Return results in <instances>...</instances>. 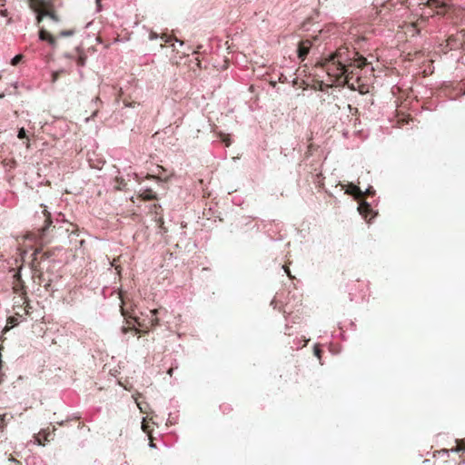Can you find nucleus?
<instances>
[{"mask_svg": "<svg viewBox=\"0 0 465 465\" xmlns=\"http://www.w3.org/2000/svg\"><path fill=\"white\" fill-rule=\"evenodd\" d=\"M45 215V223L41 227L35 228L33 231L27 232L26 238L35 243L45 245L49 243L54 237L61 235L64 232H68L69 229L62 225L57 226L62 223H65V217L63 213H56L54 219L50 213L46 210L43 211Z\"/></svg>", "mask_w": 465, "mask_h": 465, "instance_id": "nucleus-1", "label": "nucleus"}, {"mask_svg": "<svg viewBox=\"0 0 465 465\" xmlns=\"http://www.w3.org/2000/svg\"><path fill=\"white\" fill-rule=\"evenodd\" d=\"M301 299L295 292L292 293L291 291H282L275 294L271 302V305L273 308L279 306V310L285 315V334L292 335L291 329H292L293 323H297V320L300 319L299 315L295 313L294 309L300 304Z\"/></svg>", "mask_w": 465, "mask_h": 465, "instance_id": "nucleus-2", "label": "nucleus"}, {"mask_svg": "<svg viewBox=\"0 0 465 465\" xmlns=\"http://www.w3.org/2000/svg\"><path fill=\"white\" fill-rule=\"evenodd\" d=\"M272 222H267L257 217L242 216L239 218L234 223H232L231 232H247L249 230H255L259 232L261 229H265L272 225Z\"/></svg>", "mask_w": 465, "mask_h": 465, "instance_id": "nucleus-3", "label": "nucleus"}, {"mask_svg": "<svg viewBox=\"0 0 465 465\" xmlns=\"http://www.w3.org/2000/svg\"><path fill=\"white\" fill-rule=\"evenodd\" d=\"M346 290L351 302H359L367 296V283L360 279L349 281Z\"/></svg>", "mask_w": 465, "mask_h": 465, "instance_id": "nucleus-4", "label": "nucleus"}, {"mask_svg": "<svg viewBox=\"0 0 465 465\" xmlns=\"http://www.w3.org/2000/svg\"><path fill=\"white\" fill-rule=\"evenodd\" d=\"M62 5L61 0H39L37 10L38 22L44 18H50L54 23L58 22V17L53 9Z\"/></svg>", "mask_w": 465, "mask_h": 465, "instance_id": "nucleus-5", "label": "nucleus"}, {"mask_svg": "<svg viewBox=\"0 0 465 465\" xmlns=\"http://www.w3.org/2000/svg\"><path fill=\"white\" fill-rule=\"evenodd\" d=\"M358 202H359L358 211H359L360 214L365 221H367L368 223H371V220L374 219L378 214V212L373 210V208H372V204H377V200L373 199V200H371V202H368L366 199L365 200L359 199Z\"/></svg>", "mask_w": 465, "mask_h": 465, "instance_id": "nucleus-6", "label": "nucleus"}, {"mask_svg": "<svg viewBox=\"0 0 465 465\" xmlns=\"http://www.w3.org/2000/svg\"><path fill=\"white\" fill-rule=\"evenodd\" d=\"M122 314L124 317L126 323L128 324L127 326H123L121 328V331L124 334H126L129 331H134L135 333H139L138 326L139 327H146L147 326V323H141L139 322V319L136 317L132 318L131 320H128L126 317L125 312L123 309H122Z\"/></svg>", "mask_w": 465, "mask_h": 465, "instance_id": "nucleus-7", "label": "nucleus"}, {"mask_svg": "<svg viewBox=\"0 0 465 465\" xmlns=\"http://www.w3.org/2000/svg\"><path fill=\"white\" fill-rule=\"evenodd\" d=\"M349 186L351 188L350 193L355 194L357 196V200H362L361 198L363 196L373 200L376 194L374 188L371 185H369L364 192H362L361 188L354 183H350Z\"/></svg>", "mask_w": 465, "mask_h": 465, "instance_id": "nucleus-8", "label": "nucleus"}, {"mask_svg": "<svg viewBox=\"0 0 465 465\" xmlns=\"http://www.w3.org/2000/svg\"><path fill=\"white\" fill-rule=\"evenodd\" d=\"M441 93L447 96L450 100H455L460 95H463L464 93L461 92V89L459 88V84L454 85L451 83L444 84L441 88Z\"/></svg>", "mask_w": 465, "mask_h": 465, "instance_id": "nucleus-9", "label": "nucleus"}, {"mask_svg": "<svg viewBox=\"0 0 465 465\" xmlns=\"http://www.w3.org/2000/svg\"><path fill=\"white\" fill-rule=\"evenodd\" d=\"M330 60L337 64L341 69L343 67L344 63L349 60L346 54L345 48H340L339 50L330 54Z\"/></svg>", "mask_w": 465, "mask_h": 465, "instance_id": "nucleus-10", "label": "nucleus"}, {"mask_svg": "<svg viewBox=\"0 0 465 465\" xmlns=\"http://www.w3.org/2000/svg\"><path fill=\"white\" fill-rule=\"evenodd\" d=\"M32 257H33V260L31 262V269L33 271H39L40 263L43 261L49 259L50 253L49 252H42L41 249H37L32 253Z\"/></svg>", "mask_w": 465, "mask_h": 465, "instance_id": "nucleus-11", "label": "nucleus"}, {"mask_svg": "<svg viewBox=\"0 0 465 465\" xmlns=\"http://www.w3.org/2000/svg\"><path fill=\"white\" fill-rule=\"evenodd\" d=\"M428 3L439 14L448 13L453 5L449 0H428Z\"/></svg>", "mask_w": 465, "mask_h": 465, "instance_id": "nucleus-12", "label": "nucleus"}, {"mask_svg": "<svg viewBox=\"0 0 465 465\" xmlns=\"http://www.w3.org/2000/svg\"><path fill=\"white\" fill-rule=\"evenodd\" d=\"M312 44L309 40L300 41L297 47L298 58L304 61L310 53Z\"/></svg>", "mask_w": 465, "mask_h": 465, "instance_id": "nucleus-13", "label": "nucleus"}, {"mask_svg": "<svg viewBox=\"0 0 465 465\" xmlns=\"http://www.w3.org/2000/svg\"><path fill=\"white\" fill-rule=\"evenodd\" d=\"M158 38H161L165 43H171L172 41H174V42L178 43L181 46L184 45L183 41L176 38L175 36L169 35L166 33H162L161 35H158L157 33H155L153 31L150 32V34H149V39L150 40H156Z\"/></svg>", "mask_w": 465, "mask_h": 465, "instance_id": "nucleus-14", "label": "nucleus"}, {"mask_svg": "<svg viewBox=\"0 0 465 465\" xmlns=\"http://www.w3.org/2000/svg\"><path fill=\"white\" fill-rule=\"evenodd\" d=\"M38 35L41 41L47 42L52 48L55 47L56 40L49 31L45 28H41L39 30Z\"/></svg>", "mask_w": 465, "mask_h": 465, "instance_id": "nucleus-15", "label": "nucleus"}, {"mask_svg": "<svg viewBox=\"0 0 465 465\" xmlns=\"http://www.w3.org/2000/svg\"><path fill=\"white\" fill-rule=\"evenodd\" d=\"M76 49L78 51V54H77L76 57H74L71 54H65V57L75 59V62H76L77 65L80 66V67H84L85 65L87 56L84 53H81L79 51V47H77Z\"/></svg>", "mask_w": 465, "mask_h": 465, "instance_id": "nucleus-16", "label": "nucleus"}, {"mask_svg": "<svg viewBox=\"0 0 465 465\" xmlns=\"http://www.w3.org/2000/svg\"><path fill=\"white\" fill-rule=\"evenodd\" d=\"M308 341H309V340H307L304 336H302L301 339L295 338L293 340V345L292 346V348H294V346H295V349L299 350V349L304 347L308 343Z\"/></svg>", "mask_w": 465, "mask_h": 465, "instance_id": "nucleus-17", "label": "nucleus"}, {"mask_svg": "<svg viewBox=\"0 0 465 465\" xmlns=\"http://www.w3.org/2000/svg\"><path fill=\"white\" fill-rule=\"evenodd\" d=\"M150 313L152 314V316L148 319L147 323L150 324L153 328H154L160 324L159 319L156 317L157 311L152 310L150 311Z\"/></svg>", "mask_w": 465, "mask_h": 465, "instance_id": "nucleus-18", "label": "nucleus"}, {"mask_svg": "<svg viewBox=\"0 0 465 465\" xmlns=\"http://www.w3.org/2000/svg\"><path fill=\"white\" fill-rule=\"evenodd\" d=\"M143 197L145 200H148V201H153V200H156L157 199L156 193L153 190H151V189H146L143 193Z\"/></svg>", "mask_w": 465, "mask_h": 465, "instance_id": "nucleus-19", "label": "nucleus"}, {"mask_svg": "<svg viewBox=\"0 0 465 465\" xmlns=\"http://www.w3.org/2000/svg\"><path fill=\"white\" fill-rule=\"evenodd\" d=\"M336 30V26L333 25H326L324 28H322L321 31H320V34L321 35H326V34H334Z\"/></svg>", "mask_w": 465, "mask_h": 465, "instance_id": "nucleus-20", "label": "nucleus"}, {"mask_svg": "<svg viewBox=\"0 0 465 465\" xmlns=\"http://www.w3.org/2000/svg\"><path fill=\"white\" fill-rule=\"evenodd\" d=\"M272 225H269V226H268L267 228H265V229L267 230V232H268L269 236L271 237V239H273V236H271V233H270V232H271V230H272V228H271V227L274 224V225H275L276 230H277V231H279V232H281V230H282V226H283V225H282V223H280V222H276V221H272Z\"/></svg>", "mask_w": 465, "mask_h": 465, "instance_id": "nucleus-21", "label": "nucleus"}, {"mask_svg": "<svg viewBox=\"0 0 465 465\" xmlns=\"http://www.w3.org/2000/svg\"><path fill=\"white\" fill-rule=\"evenodd\" d=\"M457 449H451V451H464L465 452V439L457 440Z\"/></svg>", "mask_w": 465, "mask_h": 465, "instance_id": "nucleus-22", "label": "nucleus"}, {"mask_svg": "<svg viewBox=\"0 0 465 465\" xmlns=\"http://www.w3.org/2000/svg\"><path fill=\"white\" fill-rule=\"evenodd\" d=\"M17 137L20 140H24V139H27L28 140L27 131L25 130V127H21V128L18 129V131H17Z\"/></svg>", "mask_w": 465, "mask_h": 465, "instance_id": "nucleus-23", "label": "nucleus"}, {"mask_svg": "<svg viewBox=\"0 0 465 465\" xmlns=\"http://www.w3.org/2000/svg\"><path fill=\"white\" fill-rule=\"evenodd\" d=\"M7 323L10 324V326H6L5 329H4V331H6L8 330H10L13 326L18 324V322L17 320L15 318V317H9L7 319Z\"/></svg>", "mask_w": 465, "mask_h": 465, "instance_id": "nucleus-24", "label": "nucleus"}, {"mask_svg": "<svg viewBox=\"0 0 465 465\" xmlns=\"http://www.w3.org/2000/svg\"><path fill=\"white\" fill-rule=\"evenodd\" d=\"M75 34L74 29H69V30H63L59 33V36L61 37H69L73 36Z\"/></svg>", "mask_w": 465, "mask_h": 465, "instance_id": "nucleus-25", "label": "nucleus"}, {"mask_svg": "<svg viewBox=\"0 0 465 465\" xmlns=\"http://www.w3.org/2000/svg\"><path fill=\"white\" fill-rule=\"evenodd\" d=\"M313 353L314 355L321 361L322 359V350L321 349L320 346L318 345H315L314 346V349H313Z\"/></svg>", "mask_w": 465, "mask_h": 465, "instance_id": "nucleus-26", "label": "nucleus"}, {"mask_svg": "<svg viewBox=\"0 0 465 465\" xmlns=\"http://www.w3.org/2000/svg\"><path fill=\"white\" fill-rule=\"evenodd\" d=\"M22 57H23V56H22V55H19V54H17V55L14 56V57L11 59V64H12V65H17V64L21 62Z\"/></svg>", "mask_w": 465, "mask_h": 465, "instance_id": "nucleus-27", "label": "nucleus"}, {"mask_svg": "<svg viewBox=\"0 0 465 465\" xmlns=\"http://www.w3.org/2000/svg\"><path fill=\"white\" fill-rule=\"evenodd\" d=\"M6 416L7 414H0V429H4V427L6 425Z\"/></svg>", "mask_w": 465, "mask_h": 465, "instance_id": "nucleus-28", "label": "nucleus"}, {"mask_svg": "<svg viewBox=\"0 0 465 465\" xmlns=\"http://www.w3.org/2000/svg\"><path fill=\"white\" fill-rule=\"evenodd\" d=\"M220 409H221V411H222L223 413L229 412V411L232 410V409H231V407H230L229 405H225V404L221 405V406H220Z\"/></svg>", "mask_w": 465, "mask_h": 465, "instance_id": "nucleus-29", "label": "nucleus"}, {"mask_svg": "<svg viewBox=\"0 0 465 465\" xmlns=\"http://www.w3.org/2000/svg\"><path fill=\"white\" fill-rule=\"evenodd\" d=\"M95 4H96V12H101L102 11L101 0H95Z\"/></svg>", "mask_w": 465, "mask_h": 465, "instance_id": "nucleus-30", "label": "nucleus"}, {"mask_svg": "<svg viewBox=\"0 0 465 465\" xmlns=\"http://www.w3.org/2000/svg\"><path fill=\"white\" fill-rule=\"evenodd\" d=\"M123 103H124V105L125 107H134V104H135V103H130V102H128L127 100H124V101H123Z\"/></svg>", "mask_w": 465, "mask_h": 465, "instance_id": "nucleus-31", "label": "nucleus"}, {"mask_svg": "<svg viewBox=\"0 0 465 465\" xmlns=\"http://www.w3.org/2000/svg\"><path fill=\"white\" fill-rule=\"evenodd\" d=\"M0 15L1 16H7V10L6 9H0Z\"/></svg>", "mask_w": 465, "mask_h": 465, "instance_id": "nucleus-32", "label": "nucleus"}, {"mask_svg": "<svg viewBox=\"0 0 465 465\" xmlns=\"http://www.w3.org/2000/svg\"><path fill=\"white\" fill-rule=\"evenodd\" d=\"M282 268L284 269V272H285L288 275H290V270H289V268H287V267H285V266H283Z\"/></svg>", "mask_w": 465, "mask_h": 465, "instance_id": "nucleus-33", "label": "nucleus"}, {"mask_svg": "<svg viewBox=\"0 0 465 465\" xmlns=\"http://www.w3.org/2000/svg\"><path fill=\"white\" fill-rule=\"evenodd\" d=\"M168 421H169L171 424L175 423V421L173 420V418H171V417L168 419Z\"/></svg>", "mask_w": 465, "mask_h": 465, "instance_id": "nucleus-34", "label": "nucleus"}, {"mask_svg": "<svg viewBox=\"0 0 465 465\" xmlns=\"http://www.w3.org/2000/svg\"><path fill=\"white\" fill-rule=\"evenodd\" d=\"M168 421H169L171 424L175 423V421L173 420V418H171V417L168 419Z\"/></svg>", "mask_w": 465, "mask_h": 465, "instance_id": "nucleus-35", "label": "nucleus"}, {"mask_svg": "<svg viewBox=\"0 0 465 465\" xmlns=\"http://www.w3.org/2000/svg\"><path fill=\"white\" fill-rule=\"evenodd\" d=\"M15 279H16V280H18V278H20V277H21L20 272L15 273Z\"/></svg>", "mask_w": 465, "mask_h": 465, "instance_id": "nucleus-36", "label": "nucleus"}, {"mask_svg": "<svg viewBox=\"0 0 465 465\" xmlns=\"http://www.w3.org/2000/svg\"><path fill=\"white\" fill-rule=\"evenodd\" d=\"M65 223L68 224V226H71V223H68L66 221H65ZM63 224H64V223H60V225H62V226H63ZM57 226H59V224H57Z\"/></svg>", "mask_w": 465, "mask_h": 465, "instance_id": "nucleus-37", "label": "nucleus"}, {"mask_svg": "<svg viewBox=\"0 0 465 465\" xmlns=\"http://www.w3.org/2000/svg\"><path fill=\"white\" fill-rule=\"evenodd\" d=\"M149 445H150V447H151V448H154V447H155V444H154V443H153V442H150V444H149Z\"/></svg>", "mask_w": 465, "mask_h": 465, "instance_id": "nucleus-38", "label": "nucleus"}]
</instances>
